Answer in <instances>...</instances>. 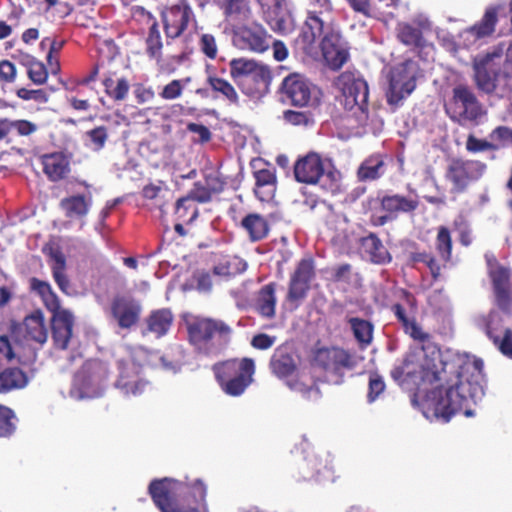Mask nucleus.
<instances>
[{"mask_svg": "<svg viewBox=\"0 0 512 512\" xmlns=\"http://www.w3.org/2000/svg\"><path fill=\"white\" fill-rule=\"evenodd\" d=\"M108 376L105 362L99 359L87 360L74 376L73 389L80 398L98 397L102 394Z\"/></svg>", "mask_w": 512, "mask_h": 512, "instance_id": "6e6552de", "label": "nucleus"}, {"mask_svg": "<svg viewBox=\"0 0 512 512\" xmlns=\"http://www.w3.org/2000/svg\"><path fill=\"white\" fill-rule=\"evenodd\" d=\"M353 335L361 348H366L373 340V324L365 319L352 317L348 319Z\"/></svg>", "mask_w": 512, "mask_h": 512, "instance_id": "a18cd8bd", "label": "nucleus"}, {"mask_svg": "<svg viewBox=\"0 0 512 512\" xmlns=\"http://www.w3.org/2000/svg\"><path fill=\"white\" fill-rule=\"evenodd\" d=\"M91 205L92 197L80 194L65 197L60 201V207L69 219L84 218L88 214Z\"/></svg>", "mask_w": 512, "mask_h": 512, "instance_id": "72a5a7b5", "label": "nucleus"}, {"mask_svg": "<svg viewBox=\"0 0 512 512\" xmlns=\"http://www.w3.org/2000/svg\"><path fill=\"white\" fill-rule=\"evenodd\" d=\"M27 73L29 79L37 85L44 84L48 78V71L45 65L35 58H31L28 62Z\"/></svg>", "mask_w": 512, "mask_h": 512, "instance_id": "6e6d98bb", "label": "nucleus"}, {"mask_svg": "<svg viewBox=\"0 0 512 512\" xmlns=\"http://www.w3.org/2000/svg\"><path fill=\"white\" fill-rule=\"evenodd\" d=\"M152 24L149 27L148 35L145 40L146 54L149 58L160 61L162 59L163 42L159 30V24L153 17Z\"/></svg>", "mask_w": 512, "mask_h": 512, "instance_id": "49530a36", "label": "nucleus"}, {"mask_svg": "<svg viewBox=\"0 0 512 512\" xmlns=\"http://www.w3.org/2000/svg\"><path fill=\"white\" fill-rule=\"evenodd\" d=\"M204 184L212 195H215L223 192L226 182L220 173H210L205 176Z\"/></svg>", "mask_w": 512, "mask_h": 512, "instance_id": "774afa93", "label": "nucleus"}, {"mask_svg": "<svg viewBox=\"0 0 512 512\" xmlns=\"http://www.w3.org/2000/svg\"><path fill=\"white\" fill-rule=\"evenodd\" d=\"M23 336L27 341L44 344L48 338V330L42 311L37 310L26 316L23 321Z\"/></svg>", "mask_w": 512, "mask_h": 512, "instance_id": "c756f323", "label": "nucleus"}, {"mask_svg": "<svg viewBox=\"0 0 512 512\" xmlns=\"http://www.w3.org/2000/svg\"><path fill=\"white\" fill-rule=\"evenodd\" d=\"M498 11V6L488 7L482 18L466 29V33L474 40H480L492 36L495 33L498 22Z\"/></svg>", "mask_w": 512, "mask_h": 512, "instance_id": "7c9ffc66", "label": "nucleus"}, {"mask_svg": "<svg viewBox=\"0 0 512 512\" xmlns=\"http://www.w3.org/2000/svg\"><path fill=\"white\" fill-rule=\"evenodd\" d=\"M28 384L26 373L19 367L0 370V394L24 388Z\"/></svg>", "mask_w": 512, "mask_h": 512, "instance_id": "4c0bfd02", "label": "nucleus"}, {"mask_svg": "<svg viewBox=\"0 0 512 512\" xmlns=\"http://www.w3.org/2000/svg\"><path fill=\"white\" fill-rule=\"evenodd\" d=\"M488 335L493 340L494 344L498 347L500 352L504 356L512 359V330L506 329L502 339L497 336H492L490 332Z\"/></svg>", "mask_w": 512, "mask_h": 512, "instance_id": "0e129e2a", "label": "nucleus"}, {"mask_svg": "<svg viewBox=\"0 0 512 512\" xmlns=\"http://www.w3.org/2000/svg\"><path fill=\"white\" fill-rule=\"evenodd\" d=\"M40 160L44 174L52 182L65 179L71 171L70 161L62 152L44 154Z\"/></svg>", "mask_w": 512, "mask_h": 512, "instance_id": "bb28decb", "label": "nucleus"}, {"mask_svg": "<svg viewBox=\"0 0 512 512\" xmlns=\"http://www.w3.org/2000/svg\"><path fill=\"white\" fill-rule=\"evenodd\" d=\"M212 371L222 391L229 396L237 397L253 382L255 363L248 357L232 358L215 363Z\"/></svg>", "mask_w": 512, "mask_h": 512, "instance_id": "39448f33", "label": "nucleus"}, {"mask_svg": "<svg viewBox=\"0 0 512 512\" xmlns=\"http://www.w3.org/2000/svg\"><path fill=\"white\" fill-rule=\"evenodd\" d=\"M293 172L297 182L309 185L319 183L320 179L326 176L331 182L329 187H325V189L331 193H335L338 190V183L334 173L331 171L326 172L325 160L317 152H309L299 157L294 164Z\"/></svg>", "mask_w": 512, "mask_h": 512, "instance_id": "9d476101", "label": "nucleus"}, {"mask_svg": "<svg viewBox=\"0 0 512 512\" xmlns=\"http://www.w3.org/2000/svg\"><path fill=\"white\" fill-rule=\"evenodd\" d=\"M186 358L187 355L185 348L180 344H174L165 351L160 360L165 368L178 371L184 364H186Z\"/></svg>", "mask_w": 512, "mask_h": 512, "instance_id": "de8ad7c7", "label": "nucleus"}, {"mask_svg": "<svg viewBox=\"0 0 512 512\" xmlns=\"http://www.w3.org/2000/svg\"><path fill=\"white\" fill-rule=\"evenodd\" d=\"M38 129L37 125L25 119L10 120L0 119V141L5 139L11 131H16L19 136H30Z\"/></svg>", "mask_w": 512, "mask_h": 512, "instance_id": "37998d69", "label": "nucleus"}, {"mask_svg": "<svg viewBox=\"0 0 512 512\" xmlns=\"http://www.w3.org/2000/svg\"><path fill=\"white\" fill-rule=\"evenodd\" d=\"M386 384L381 375L376 372L369 374L367 401L375 402L385 391Z\"/></svg>", "mask_w": 512, "mask_h": 512, "instance_id": "864d4df0", "label": "nucleus"}, {"mask_svg": "<svg viewBox=\"0 0 512 512\" xmlns=\"http://www.w3.org/2000/svg\"><path fill=\"white\" fill-rule=\"evenodd\" d=\"M490 141L497 145V149L512 143V129L507 126H498L489 134Z\"/></svg>", "mask_w": 512, "mask_h": 512, "instance_id": "13d9d810", "label": "nucleus"}, {"mask_svg": "<svg viewBox=\"0 0 512 512\" xmlns=\"http://www.w3.org/2000/svg\"><path fill=\"white\" fill-rule=\"evenodd\" d=\"M380 208L385 213H389L394 219L399 214H410L419 207L417 198L407 197L397 193H386L379 197Z\"/></svg>", "mask_w": 512, "mask_h": 512, "instance_id": "b1692460", "label": "nucleus"}, {"mask_svg": "<svg viewBox=\"0 0 512 512\" xmlns=\"http://www.w3.org/2000/svg\"><path fill=\"white\" fill-rule=\"evenodd\" d=\"M374 18L391 17L394 9L398 4V0H372Z\"/></svg>", "mask_w": 512, "mask_h": 512, "instance_id": "bf43d9fd", "label": "nucleus"}, {"mask_svg": "<svg viewBox=\"0 0 512 512\" xmlns=\"http://www.w3.org/2000/svg\"><path fill=\"white\" fill-rule=\"evenodd\" d=\"M435 249L439 257V261L443 262V267L452 260L453 240L451 232L446 226L437 228L435 238Z\"/></svg>", "mask_w": 512, "mask_h": 512, "instance_id": "c03bdc74", "label": "nucleus"}, {"mask_svg": "<svg viewBox=\"0 0 512 512\" xmlns=\"http://www.w3.org/2000/svg\"><path fill=\"white\" fill-rule=\"evenodd\" d=\"M432 30L431 20L424 14L416 15L410 23H400L397 27V39L406 46L422 48L425 46L424 33Z\"/></svg>", "mask_w": 512, "mask_h": 512, "instance_id": "4be33fe9", "label": "nucleus"}, {"mask_svg": "<svg viewBox=\"0 0 512 512\" xmlns=\"http://www.w3.org/2000/svg\"><path fill=\"white\" fill-rule=\"evenodd\" d=\"M86 136L95 150H101L108 139V130L105 126H98L86 132Z\"/></svg>", "mask_w": 512, "mask_h": 512, "instance_id": "680f3d73", "label": "nucleus"}, {"mask_svg": "<svg viewBox=\"0 0 512 512\" xmlns=\"http://www.w3.org/2000/svg\"><path fill=\"white\" fill-rule=\"evenodd\" d=\"M212 193L207 189L206 185L201 182H195L193 188L189 191L185 198L189 201H196L198 203H207L212 199Z\"/></svg>", "mask_w": 512, "mask_h": 512, "instance_id": "e2e57ef3", "label": "nucleus"}, {"mask_svg": "<svg viewBox=\"0 0 512 512\" xmlns=\"http://www.w3.org/2000/svg\"><path fill=\"white\" fill-rule=\"evenodd\" d=\"M360 247L374 264H386L392 260L389 251L383 245L381 239L373 232L360 239Z\"/></svg>", "mask_w": 512, "mask_h": 512, "instance_id": "473e14b6", "label": "nucleus"}, {"mask_svg": "<svg viewBox=\"0 0 512 512\" xmlns=\"http://www.w3.org/2000/svg\"><path fill=\"white\" fill-rule=\"evenodd\" d=\"M384 160L380 154H373L366 158L357 170L360 181H373L379 179L384 173Z\"/></svg>", "mask_w": 512, "mask_h": 512, "instance_id": "a19ab883", "label": "nucleus"}, {"mask_svg": "<svg viewBox=\"0 0 512 512\" xmlns=\"http://www.w3.org/2000/svg\"><path fill=\"white\" fill-rule=\"evenodd\" d=\"M409 260L412 263H424L430 271V274L434 281H437L441 276L442 265L436 259V257L427 251L423 252H411Z\"/></svg>", "mask_w": 512, "mask_h": 512, "instance_id": "8fccbe9b", "label": "nucleus"}, {"mask_svg": "<svg viewBox=\"0 0 512 512\" xmlns=\"http://www.w3.org/2000/svg\"><path fill=\"white\" fill-rule=\"evenodd\" d=\"M227 18L235 21H244L250 17L249 0H226L223 6Z\"/></svg>", "mask_w": 512, "mask_h": 512, "instance_id": "09e8293b", "label": "nucleus"}, {"mask_svg": "<svg viewBox=\"0 0 512 512\" xmlns=\"http://www.w3.org/2000/svg\"><path fill=\"white\" fill-rule=\"evenodd\" d=\"M163 29L167 39L179 38L194 20V12L186 0L166 7L161 12Z\"/></svg>", "mask_w": 512, "mask_h": 512, "instance_id": "f3484780", "label": "nucleus"}, {"mask_svg": "<svg viewBox=\"0 0 512 512\" xmlns=\"http://www.w3.org/2000/svg\"><path fill=\"white\" fill-rule=\"evenodd\" d=\"M255 178L254 194L261 202H268L273 199L277 189V177L274 168H263L254 171Z\"/></svg>", "mask_w": 512, "mask_h": 512, "instance_id": "cd10ccee", "label": "nucleus"}, {"mask_svg": "<svg viewBox=\"0 0 512 512\" xmlns=\"http://www.w3.org/2000/svg\"><path fill=\"white\" fill-rule=\"evenodd\" d=\"M276 283L270 282L262 286L254 299V310L265 319H273L276 315Z\"/></svg>", "mask_w": 512, "mask_h": 512, "instance_id": "c85d7f7f", "label": "nucleus"}, {"mask_svg": "<svg viewBox=\"0 0 512 512\" xmlns=\"http://www.w3.org/2000/svg\"><path fill=\"white\" fill-rule=\"evenodd\" d=\"M313 85L303 75L291 73L281 84L280 92L283 101L295 107H309L313 104Z\"/></svg>", "mask_w": 512, "mask_h": 512, "instance_id": "2eb2a0df", "label": "nucleus"}, {"mask_svg": "<svg viewBox=\"0 0 512 512\" xmlns=\"http://www.w3.org/2000/svg\"><path fill=\"white\" fill-rule=\"evenodd\" d=\"M206 81L216 98H221L230 105H239V95L228 80L216 75H208Z\"/></svg>", "mask_w": 512, "mask_h": 512, "instance_id": "58836bf2", "label": "nucleus"}, {"mask_svg": "<svg viewBox=\"0 0 512 512\" xmlns=\"http://www.w3.org/2000/svg\"><path fill=\"white\" fill-rule=\"evenodd\" d=\"M487 265L497 306L501 310H508L512 303L510 270L502 266L495 257L487 258Z\"/></svg>", "mask_w": 512, "mask_h": 512, "instance_id": "412c9836", "label": "nucleus"}, {"mask_svg": "<svg viewBox=\"0 0 512 512\" xmlns=\"http://www.w3.org/2000/svg\"><path fill=\"white\" fill-rule=\"evenodd\" d=\"M337 84L342 89L346 106H349L350 109L356 107L362 113L367 112L369 87L364 79L346 71L339 75Z\"/></svg>", "mask_w": 512, "mask_h": 512, "instance_id": "a211bd4d", "label": "nucleus"}, {"mask_svg": "<svg viewBox=\"0 0 512 512\" xmlns=\"http://www.w3.org/2000/svg\"><path fill=\"white\" fill-rule=\"evenodd\" d=\"M270 28L279 34H287L290 31L289 22L284 15L278 12L270 13L267 19Z\"/></svg>", "mask_w": 512, "mask_h": 512, "instance_id": "69168bd1", "label": "nucleus"}, {"mask_svg": "<svg viewBox=\"0 0 512 512\" xmlns=\"http://www.w3.org/2000/svg\"><path fill=\"white\" fill-rule=\"evenodd\" d=\"M241 227L247 232L250 241L265 239L270 231L267 219L259 213H249L241 220Z\"/></svg>", "mask_w": 512, "mask_h": 512, "instance_id": "c9c22d12", "label": "nucleus"}, {"mask_svg": "<svg viewBox=\"0 0 512 512\" xmlns=\"http://www.w3.org/2000/svg\"><path fill=\"white\" fill-rule=\"evenodd\" d=\"M173 322L174 316L169 308L153 310L145 320L146 331L155 335L156 338H161L169 332Z\"/></svg>", "mask_w": 512, "mask_h": 512, "instance_id": "2f4dec72", "label": "nucleus"}, {"mask_svg": "<svg viewBox=\"0 0 512 512\" xmlns=\"http://www.w3.org/2000/svg\"><path fill=\"white\" fill-rule=\"evenodd\" d=\"M199 50L210 60H215L218 56L217 40L213 34L202 33L198 41Z\"/></svg>", "mask_w": 512, "mask_h": 512, "instance_id": "5fc2aeb1", "label": "nucleus"}, {"mask_svg": "<svg viewBox=\"0 0 512 512\" xmlns=\"http://www.w3.org/2000/svg\"><path fill=\"white\" fill-rule=\"evenodd\" d=\"M315 278V266L311 257L301 259L290 276L286 299L297 306L307 297Z\"/></svg>", "mask_w": 512, "mask_h": 512, "instance_id": "dca6fc26", "label": "nucleus"}, {"mask_svg": "<svg viewBox=\"0 0 512 512\" xmlns=\"http://www.w3.org/2000/svg\"><path fill=\"white\" fill-rule=\"evenodd\" d=\"M16 94L22 100H33L37 103H46L49 99V95L44 89L30 90L26 88H19Z\"/></svg>", "mask_w": 512, "mask_h": 512, "instance_id": "338daca9", "label": "nucleus"}, {"mask_svg": "<svg viewBox=\"0 0 512 512\" xmlns=\"http://www.w3.org/2000/svg\"><path fill=\"white\" fill-rule=\"evenodd\" d=\"M311 365L322 370L327 376L340 384L346 371L354 370L358 365L355 354L341 347H321L313 351Z\"/></svg>", "mask_w": 512, "mask_h": 512, "instance_id": "423d86ee", "label": "nucleus"}, {"mask_svg": "<svg viewBox=\"0 0 512 512\" xmlns=\"http://www.w3.org/2000/svg\"><path fill=\"white\" fill-rule=\"evenodd\" d=\"M246 269V263L238 256L220 255L213 267V273L219 276H235Z\"/></svg>", "mask_w": 512, "mask_h": 512, "instance_id": "79ce46f5", "label": "nucleus"}, {"mask_svg": "<svg viewBox=\"0 0 512 512\" xmlns=\"http://www.w3.org/2000/svg\"><path fill=\"white\" fill-rule=\"evenodd\" d=\"M486 170V165L478 160L454 158L450 161L445 178L452 183L451 192L463 193L470 183L479 180Z\"/></svg>", "mask_w": 512, "mask_h": 512, "instance_id": "f8f14e48", "label": "nucleus"}, {"mask_svg": "<svg viewBox=\"0 0 512 512\" xmlns=\"http://www.w3.org/2000/svg\"><path fill=\"white\" fill-rule=\"evenodd\" d=\"M416 88V63L413 60H406L398 65L393 71L387 101L389 104H398L409 96Z\"/></svg>", "mask_w": 512, "mask_h": 512, "instance_id": "ddd939ff", "label": "nucleus"}, {"mask_svg": "<svg viewBox=\"0 0 512 512\" xmlns=\"http://www.w3.org/2000/svg\"><path fill=\"white\" fill-rule=\"evenodd\" d=\"M229 68L231 79L245 95L259 98L269 92L273 75L268 66L240 57L231 59Z\"/></svg>", "mask_w": 512, "mask_h": 512, "instance_id": "20e7f679", "label": "nucleus"}, {"mask_svg": "<svg viewBox=\"0 0 512 512\" xmlns=\"http://www.w3.org/2000/svg\"><path fill=\"white\" fill-rule=\"evenodd\" d=\"M51 259V271L58 288L65 294H69L70 280L66 274V258L59 248H51L48 252Z\"/></svg>", "mask_w": 512, "mask_h": 512, "instance_id": "f704fd0d", "label": "nucleus"}, {"mask_svg": "<svg viewBox=\"0 0 512 512\" xmlns=\"http://www.w3.org/2000/svg\"><path fill=\"white\" fill-rule=\"evenodd\" d=\"M52 314L51 332L54 346L57 349L65 350L73 335L74 316L70 311L61 308L52 311Z\"/></svg>", "mask_w": 512, "mask_h": 512, "instance_id": "5701e85b", "label": "nucleus"}, {"mask_svg": "<svg viewBox=\"0 0 512 512\" xmlns=\"http://www.w3.org/2000/svg\"><path fill=\"white\" fill-rule=\"evenodd\" d=\"M111 315L121 329L137 325L142 313L140 301L129 294H118L111 302Z\"/></svg>", "mask_w": 512, "mask_h": 512, "instance_id": "aec40b11", "label": "nucleus"}, {"mask_svg": "<svg viewBox=\"0 0 512 512\" xmlns=\"http://www.w3.org/2000/svg\"><path fill=\"white\" fill-rule=\"evenodd\" d=\"M307 17L299 39L304 49H310L325 28L333 25L332 3L330 0H307Z\"/></svg>", "mask_w": 512, "mask_h": 512, "instance_id": "0eeeda50", "label": "nucleus"}, {"mask_svg": "<svg viewBox=\"0 0 512 512\" xmlns=\"http://www.w3.org/2000/svg\"><path fill=\"white\" fill-rule=\"evenodd\" d=\"M119 376L116 381V386L125 395L138 396L141 395L148 382L141 378L142 367L136 363L132 358L119 359L117 361Z\"/></svg>", "mask_w": 512, "mask_h": 512, "instance_id": "6ab92c4d", "label": "nucleus"}, {"mask_svg": "<svg viewBox=\"0 0 512 512\" xmlns=\"http://www.w3.org/2000/svg\"><path fill=\"white\" fill-rule=\"evenodd\" d=\"M187 341L200 358H215L229 346L233 329L226 321L206 316L185 319Z\"/></svg>", "mask_w": 512, "mask_h": 512, "instance_id": "f03ea898", "label": "nucleus"}, {"mask_svg": "<svg viewBox=\"0 0 512 512\" xmlns=\"http://www.w3.org/2000/svg\"><path fill=\"white\" fill-rule=\"evenodd\" d=\"M466 150L471 153H478L488 150L494 151L497 150V145H494L491 141L478 139L473 134H469L466 140Z\"/></svg>", "mask_w": 512, "mask_h": 512, "instance_id": "052dcab7", "label": "nucleus"}, {"mask_svg": "<svg viewBox=\"0 0 512 512\" xmlns=\"http://www.w3.org/2000/svg\"><path fill=\"white\" fill-rule=\"evenodd\" d=\"M391 311L404 333L420 344L418 351H409L401 363L393 367L391 378L399 385L409 381L417 385L440 383L422 400V411L426 417L448 422L460 412L466 417L473 416L472 406L484 394L482 386L477 381L464 378L453 364L443 361L441 349L431 334L422 329L414 316L407 315L402 304L394 303Z\"/></svg>", "mask_w": 512, "mask_h": 512, "instance_id": "f257e3e1", "label": "nucleus"}, {"mask_svg": "<svg viewBox=\"0 0 512 512\" xmlns=\"http://www.w3.org/2000/svg\"><path fill=\"white\" fill-rule=\"evenodd\" d=\"M105 95L115 103L124 102L131 88L130 81L117 72L107 71L101 75Z\"/></svg>", "mask_w": 512, "mask_h": 512, "instance_id": "a878e982", "label": "nucleus"}, {"mask_svg": "<svg viewBox=\"0 0 512 512\" xmlns=\"http://www.w3.org/2000/svg\"><path fill=\"white\" fill-rule=\"evenodd\" d=\"M503 52L504 44L500 43L484 55L474 59L472 64L473 80L478 90L486 94L512 93V79L502 67Z\"/></svg>", "mask_w": 512, "mask_h": 512, "instance_id": "7ed1b4c3", "label": "nucleus"}, {"mask_svg": "<svg viewBox=\"0 0 512 512\" xmlns=\"http://www.w3.org/2000/svg\"><path fill=\"white\" fill-rule=\"evenodd\" d=\"M320 49L324 60L332 70H339L349 58V47L341 33L330 25L321 34Z\"/></svg>", "mask_w": 512, "mask_h": 512, "instance_id": "4468645a", "label": "nucleus"}, {"mask_svg": "<svg viewBox=\"0 0 512 512\" xmlns=\"http://www.w3.org/2000/svg\"><path fill=\"white\" fill-rule=\"evenodd\" d=\"M447 113L452 121L463 124L476 121L482 115L483 110L473 90L465 84H459L452 90Z\"/></svg>", "mask_w": 512, "mask_h": 512, "instance_id": "1a4fd4ad", "label": "nucleus"}, {"mask_svg": "<svg viewBox=\"0 0 512 512\" xmlns=\"http://www.w3.org/2000/svg\"><path fill=\"white\" fill-rule=\"evenodd\" d=\"M187 490L188 484L168 477L153 479L148 486V493L161 512H174Z\"/></svg>", "mask_w": 512, "mask_h": 512, "instance_id": "9b49d317", "label": "nucleus"}, {"mask_svg": "<svg viewBox=\"0 0 512 512\" xmlns=\"http://www.w3.org/2000/svg\"><path fill=\"white\" fill-rule=\"evenodd\" d=\"M14 411L0 404V437H10L16 430Z\"/></svg>", "mask_w": 512, "mask_h": 512, "instance_id": "603ef678", "label": "nucleus"}, {"mask_svg": "<svg viewBox=\"0 0 512 512\" xmlns=\"http://www.w3.org/2000/svg\"><path fill=\"white\" fill-rule=\"evenodd\" d=\"M174 215L176 221L191 223L198 216V209L189 201V198L182 197L176 201Z\"/></svg>", "mask_w": 512, "mask_h": 512, "instance_id": "3c124183", "label": "nucleus"}, {"mask_svg": "<svg viewBox=\"0 0 512 512\" xmlns=\"http://www.w3.org/2000/svg\"><path fill=\"white\" fill-rule=\"evenodd\" d=\"M30 291L37 294L44 306L50 311H57L60 306V300L53 291L49 282L32 277L29 280Z\"/></svg>", "mask_w": 512, "mask_h": 512, "instance_id": "ea45409f", "label": "nucleus"}, {"mask_svg": "<svg viewBox=\"0 0 512 512\" xmlns=\"http://www.w3.org/2000/svg\"><path fill=\"white\" fill-rule=\"evenodd\" d=\"M283 119L294 126H307L314 122L313 114L309 111L286 110L283 112Z\"/></svg>", "mask_w": 512, "mask_h": 512, "instance_id": "4d7b16f0", "label": "nucleus"}, {"mask_svg": "<svg viewBox=\"0 0 512 512\" xmlns=\"http://www.w3.org/2000/svg\"><path fill=\"white\" fill-rule=\"evenodd\" d=\"M237 36L243 47L250 51L263 53L269 48L267 31L259 24L246 25L239 28Z\"/></svg>", "mask_w": 512, "mask_h": 512, "instance_id": "393cba45", "label": "nucleus"}, {"mask_svg": "<svg viewBox=\"0 0 512 512\" xmlns=\"http://www.w3.org/2000/svg\"><path fill=\"white\" fill-rule=\"evenodd\" d=\"M270 369L278 378L291 376L297 369L296 362L292 354L286 349L278 348L270 359Z\"/></svg>", "mask_w": 512, "mask_h": 512, "instance_id": "e433bc0d", "label": "nucleus"}]
</instances>
